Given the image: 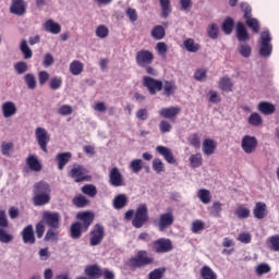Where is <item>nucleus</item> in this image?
<instances>
[{"label":"nucleus","instance_id":"nucleus-1","mask_svg":"<svg viewBox=\"0 0 279 279\" xmlns=\"http://www.w3.org/2000/svg\"><path fill=\"white\" fill-rule=\"evenodd\" d=\"M33 202L35 206H45L51 202V186L45 181H40L34 185Z\"/></svg>","mask_w":279,"mask_h":279},{"label":"nucleus","instance_id":"nucleus-20","mask_svg":"<svg viewBox=\"0 0 279 279\" xmlns=\"http://www.w3.org/2000/svg\"><path fill=\"white\" fill-rule=\"evenodd\" d=\"M16 105L12 101H7L2 104V114L4 119H10L16 114Z\"/></svg>","mask_w":279,"mask_h":279},{"label":"nucleus","instance_id":"nucleus-5","mask_svg":"<svg viewBox=\"0 0 279 279\" xmlns=\"http://www.w3.org/2000/svg\"><path fill=\"white\" fill-rule=\"evenodd\" d=\"M105 234L106 229L104 228V226L99 223L95 225L93 230L90 231L89 245H92V247L101 245V241H104Z\"/></svg>","mask_w":279,"mask_h":279},{"label":"nucleus","instance_id":"nucleus-53","mask_svg":"<svg viewBox=\"0 0 279 279\" xmlns=\"http://www.w3.org/2000/svg\"><path fill=\"white\" fill-rule=\"evenodd\" d=\"M14 69L17 75H23L24 73H27L29 68L25 61H20L14 64Z\"/></svg>","mask_w":279,"mask_h":279},{"label":"nucleus","instance_id":"nucleus-25","mask_svg":"<svg viewBox=\"0 0 279 279\" xmlns=\"http://www.w3.org/2000/svg\"><path fill=\"white\" fill-rule=\"evenodd\" d=\"M22 238L24 243H36V238L34 236V227L32 225H28L26 228L23 229Z\"/></svg>","mask_w":279,"mask_h":279},{"label":"nucleus","instance_id":"nucleus-64","mask_svg":"<svg viewBox=\"0 0 279 279\" xmlns=\"http://www.w3.org/2000/svg\"><path fill=\"white\" fill-rule=\"evenodd\" d=\"M45 241H58V232L53 228L49 229L45 235Z\"/></svg>","mask_w":279,"mask_h":279},{"label":"nucleus","instance_id":"nucleus-11","mask_svg":"<svg viewBox=\"0 0 279 279\" xmlns=\"http://www.w3.org/2000/svg\"><path fill=\"white\" fill-rule=\"evenodd\" d=\"M256 147H258V140L255 136L245 135L241 141V148L244 154H254L256 151Z\"/></svg>","mask_w":279,"mask_h":279},{"label":"nucleus","instance_id":"nucleus-34","mask_svg":"<svg viewBox=\"0 0 279 279\" xmlns=\"http://www.w3.org/2000/svg\"><path fill=\"white\" fill-rule=\"evenodd\" d=\"M72 239H80L82 236V232H86L82 222H74L70 228Z\"/></svg>","mask_w":279,"mask_h":279},{"label":"nucleus","instance_id":"nucleus-52","mask_svg":"<svg viewBox=\"0 0 279 279\" xmlns=\"http://www.w3.org/2000/svg\"><path fill=\"white\" fill-rule=\"evenodd\" d=\"M95 34L97 38H108L110 29H108L106 25H99L97 26Z\"/></svg>","mask_w":279,"mask_h":279},{"label":"nucleus","instance_id":"nucleus-12","mask_svg":"<svg viewBox=\"0 0 279 279\" xmlns=\"http://www.w3.org/2000/svg\"><path fill=\"white\" fill-rule=\"evenodd\" d=\"M43 221L44 223H47L49 228H52L53 230H58V228H60V214L45 211L43 214Z\"/></svg>","mask_w":279,"mask_h":279},{"label":"nucleus","instance_id":"nucleus-58","mask_svg":"<svg viewBox=\"0 0 279 279\" xmlns=\"http://www.w3.org/2000/svg\"><path fill=\"white\" fill-rule=\"evenodd\" d=\"M74 206H77V208H84L88 204V198L84 195H78L73 198Z\"/></svg>","mask_w":279,"mask_h":279},{"label":"nucleus","instance_id":"nucleus-47","mask_svg":"<svg viewBox=\"0 0 279 279\" xmlns=\"http://www.w3.org/2000/svg\"><path fill=\"white\" fill-rule=\"evenodd\" d=\"M232 29H234V20H232V17H227L222 23V32L230 35L232 34Z\"/></svg>","mask_w":279,"mask_h":279},{"label":"nucleus","instance_id":"nucleus-39","mask_svg":"<svg viewBox=\"0 0 279 279\" xmlns=\"http://www.w3.org/2000/svg\"><path fill=\"white\" fill-rule=\"evenodd\" d=\"M245 23L250 27L253 34H258L260 32V23L255 17H246Z\"/></svg>","mask_w":279,"mask_h":279},{"label":"nucleus","instance_id":"nucleus-32","mask_svg":"<svg viewBox=\"0 0 279 279\" xmlns=\"http://www.w3.org/2000/svg\"><path fill=\"white\" fill-rule=\"evenodd\" d=\"M238 53L242 56V58H251L252 57V46L247 44V41L240 43L238 46Z\"/></svg>","mask_w":279,"mask_h":279},{"label":"nucleus","instance_id":"nucleus-46","mask_svg":"<svg viewBox=\"0 0 279 279\" xmlns=\"http://www.w3.org/2000/svg\"><path fill=\"white\" fill-rule=\"evenodd\" d=\"M14 241V235L10 234L5 228H0V243L9 244Z\"/></svg>","mask_w":279,"mask_h":279},{"label":"nucleus","instance_id":"nucleus-9","mask_svg":"<svg viewBox=\"0 0 279 279\" xmlns=\"http://www.w3.org/2000/svg\"><path fill=\"white\" fill-rule=\"evenodd\" d=\"M153 259L149 257L147 251H140L136 256L130 259L132 267H145V265H151Z\"/></svg>","mask_w":279,"mask_h":279},{"label":"nucleus","instance_id":"nucleus-4","mask_svg":"<svg viewBox=\"0 0 279 279\" xmlns=\"http://www.w3.org/2000/svg\"><path fill=\"white\" fill-rule=\"evenodd\" d=\"M35 138L40 149L44 150L45 154H47V146L49 145V141H51L49 132H47L45 128L39 126L35 130Z\"/></svg>","mask_w":279,"mask_h":279},{"label":"nucleus","instance_id":"nucleus-15","mask_svg":"<svg viewBox=\"0 0 279 279\" xmlns=\"http://www.w3.org/2000/svg\"><path fill=\"white\" fill-rule=\"evenodd\" d=\"M10 12L16 16H23L27 12L25 0H12Z\"/></svg>","mask_w":279,"mask_h":279},{"label":"nucleus","instance_id":"nucleus-10","mask_svg":"<svg viewBox=\"0 0 279 279\" xmlns=\"http://www.w3.org/2000/svg\"><path fill=\"white\" fill-rule=\"evenodd\" d=\"M135 60L137 66H142V69H145V66H149V64L154 62V52L149 50H140L136 53Z\"/></svg>","mask_w":279,"mask_h":279},{"label":"nucleus","instance_id":"nucleus-3","mask_svg":"<svg viewBox=\"0 0 279 279\" xmlns=\"http://www.w3.org/2000/svg\"><path fill=\"white\" fill-rule=\"evenodd\" d=\"M147 221H149V211L147 209V204H141L135 211L132 223L134 228H143V226H145Z\"/></svg>","mask_w":279,"mask_h":279},{"label":"nucleus","instance_id":"nucleus-19","mask_svg":"<svg viewBox=\"0 0 279 279\" xmlns=\"http://www.w3.org/2000/svg\"><path fill=\"white\" fill-rule=\"evenodd\" d=\"M257 110L262 113L265 114L266 117H269L276 112V106L274 104L268 102V101H260L257 105Z\"/></svg>","mask_w":279,"mask_h":279},{"label":"nucleus","instance_id":"nucleus-23","mask_svg":"<svg viewBox=\"0 0 279 279\" xmlns=\"http://www.w3.org/2000/svg\"><path fill=\"white\" fill-rule=\"evenodd\" d=\"M218 88H220V90H223L225 93H232L234 88V83H232V78L223 76L218 82Z\"/></svg>","mask_w":279,"mask_h":279},{"label":"nucleus","instance_id":"nucleus-60","mask_svg":"<svg viewBox=\"0 0 279 279\" xmlns=\"http://www.w3.org/2000/svg\"><path fill=\"white\" fill-rule=\"evenodd\" d=\"M153 170L156 173H162V171H165V163L161 159L156 158L153 160Z\"/></svg>","mask_w":279,"mask_h":279},{"label":"nucleus","instance_id":"nucleus-24","mask_svg":"<svg viewBox=\"0 0 279 279\" xmlns=\"http://www.w3.org/2000/svg\"><path fill=\"white\" fill-rule=\"evenodd\" d=\"M253 215L255 219H265L267 216V204L263 202H258L253 209Z\"/></svg>","mask_w":279,"mask_h":279},{"label":"nucleus","instance_id":"nucleus-18","mask_svg":"<svg viewBox=\"0 0 279 279\" xmlns=\"http://www.w3.org/2000/svg\"><path fill=\"white\" fill-rule=\"evenodd\" d=\"M76 218L83 222L82 227L84 228V230H88V228H90V225L95 219V215L90 211H83V213H78L76 215Z\"/></svg>","mask_w":279,"mask_h":279},{"label":"nucleus","instance_id":"nucleus-33","mask_svg":"<svg viewBox=\"0 0 279 279\" xmlns=\"http://www.w3.org/2000/svg\"><path fill=\"white\" fill-rule=\"evenodd\" d=\"M197 197L202 204L208 205L210 202H213V195L210 194V191L206 189H201L197 191Z\"/></svg>","mask_w":279,"mask_h":279},{"label":"nucleus","instance_id":"nucleus-16","mask_svg":"<svg viewBox=\"0 0 279 279\" xmlns=\"http://www.w3.org/2000/svg\"><path fill=\"white\" fill-rule=\"evenodd\" d=\"M156 153L162 156V158H165V160L168 161L169 165H175V157H173L171 148L159 145L156 147Z\"/></svg>","mask_w":279,"mask_h":279},{"label":"nucleus","instance_id":"nucleus-27","mask_svg":"<svg viewBox=\"0 0 279 279\" xmlns=\"http://www.w3.org/2000/svg\"><path fill=\"white\" fill-rule=\"evenodd\" d=\"M56 160L58 162L59 171H62V169H64V167H66L71 160V153H59L56 156Z\"/></svg>","mask_w":279,"mask_h":279},{"label":"nucleus","instance_id":"nucleus-44","mask_svg":"<svg viewBox=\"0 0 279 279\" xmlns=\"http://www.w3.org/2000/svg\"><path fill=\"white\" fill-rule=\"evenodd\" d=\"M207 36L211 38V40H217L219 38V25L217 24H209L207 26Z\"/></svg>","mask_w":279,"mask_h":279},{"label":"nucleus","instance_id":"nucleus-22","mask_svg":"<svg viewBox=\"0 0 279 279\" xmlns=\"http://www.w3.org/2000/svg\"><path fill=\"white\" fill-rule=\"evenodd\" d=\"M128 195L118 194L112 201V206L116 210H122V208H125V206H128Z\"/></svg>","mask_w":279,"mask_h":279},{"label":"nucleus","instance_id":"nucleus-51","mask_svg":"<svg viewBox=\"0 0 279 279\" xmlns=\"http://www.w3.org/2000/svg\"><path fill=\"white\" fill-rule=\"evenodd\" d=\"M82 193L88 195V197H95L97 195V187L93 184H86L82 187Z\"/></svg>","mask_w":279,"mask_h":279},{"label":"nucleus","instance_id":"nucleus-37","mask_svg":"<svg viewBox=\"0 0 279 279\" xmlns=\"http://www.w3.org/2000/svg\"><path fill=\"white\" fill-rule=\"evenodd\" d=\"M84 71V63L82 61L74 60L70 63V73L72 75H81Z\"/></svg>","mask_w":279,"mask_h":279},{"label":"nucleus","instance_id":"nucleus-42","mask_svg":"<svg viewBox=\"0 0 279 279\" xmlns=\"http://www.w3.org/2000/svg\"><path fill=\"white\" fill-rule=\"evenodd\" d=\"M20 51L24 56V60H29L34 53L32 52V48L27 45V40L23 39L20 44Z\"/></svg>","mask_w":279,"mask_h":279},{"label":"nucleus","instance_id":"nucleus-41","mask_svg":"<svg viewBox=\"0 0 279 279\" xmlns=\"http://www.w3.org/2000/svg\"><path fill=\"white\" fill-rule=\"evenodd\" d=\"M175 83L173 81H165L162 83L163 95H167V97L173 95V93H175Z\"/></svg>","mask_w":279,"mask_h":279},{"label":"nucleus","instance_id":"nucleus-38","mask_svg":"<svg viewBox=\"0 0 279 279\" xmlns=\"http://www.w3.org/2000/svg\"><path fill=\"white\" fill-rule=\"evenodd\" d=\"M248 124L253 128H260L263 125V117L258 112H253L248 117Z\"/></svg>","mask_w":279,"mask_h":279},{"label":"nucleus","instance_id":"nucleus-40","mask_svg":"<svg viewBox=\"0 0 279 279\" xmlns=\"http://www.w3.org/2000/svg\"><path fill=\"white\" fill-rule=\"evenodd\" d=\"M24 82L29 90H36V86H38L36 75H34L33 73L26 74L24 76Z\"/></svg>","mask_w":279,"mask_h":279},{"label":"nucleus","instance_id":"nucleus-59","mask_svg":"<svg viewBox=\"0 0 279 279\" xmlns=\"http://www.w3.org/2000/svg\"><path fill=\"white\" fill-rule=\"evenodd\" d=\"M155 49H156V51L158 52L159 56L165 58V56H167V52L169 51V46H167L165 44V41H159V43L156 44Z\"/></svg>","mask_w":279,"mask_h":279},{"label":"nucleus","instance_id":"nucleus-48","mask_svg":"<svg viewBox=\"0 0 279 279\" xmlns=\"http://www.w3.org/2000/svg\"><path fill=\"white\" fill-rule=\"evenodd\" d=\"M129 167L133 173H141L143 171V160L134 159L130 162Z\"/></svg>","mask_w":279,"mask_h":279},{"label":"nucleus","instance_id":"nucleus-35","mask_svg":"<svg viewBox=\"0 0 279 279\" xmlns=\"http://www.w3.org/2000/svg\"><path fill=\"white\" fill-rule=\"evenodd\" d=\"M150 36L154 38V40H162V38L167 36V32L165 31V27L156 25L154 26Z\"/></svg>","mask_w":279,"mask_h":279},{"label":"nucleus","instance_id":"nucleus-6","mask_svg":"<svg viewBox=\"0 0 279 279\" xmlns=\"http://www.w3.org/2000/svg\"><path fill=\"white\" fill-rule=\"evenodd\" d=\"M153 250L157 254H168L173 250V242L170 239H158L157 241L153 242Z\"/></svg>","mask_w":279,"mask_h":279},{"label":"nucleus","instance_id":"nucleus-45","mask_svg":"<svg viewBox=\"0 0 279 279\" xmlns=\"http://www.w3.org/2000/svg\"><path fill=\"white\" fill-rule=\"evenodd\" d=\"M250 208L240 205L236 207L234 215L238 219H247L250 217Z\"/></svg>","mask_w":279,"mask_h":279},{"label":"nucleus","instance_id":"nucleus-49","mask_svg":"<svg viewBox=\"0 0 279 279\" xmlns=\"http://www.w3.org/2000/svg\"><path fill=\"white\" fill-rule=\"evenodd\" d=\"M58 114H60V117H69L71 114H73V106H71V105H61L58 108Z\"/></svg>","mask_w":279,"mask_h":279},{"label":"nucleus","instance_id":"nucleus-29","mask_svg":"<svg viewBox=\"0 0 279 279\" xmlns=\"http://www.w3.org/2000/svg\"><path fill=\"white\" fill-rule=\"evenodd\" d=\"M215 149H217V145L214 140L206 138L203 142V154H205V156H213V154H215Z\"/></svg>","mask_w":279,"mask_h":279},{"label":"nucleus","instance_id":"nucleus-21","mask_svg":"<svg viewBox=\"0 0 279 279\" xmlns=\"http://www.w3.org/2000/svg\"><path fill=\"white\" fill-rule=\"evenodd\" d=\"M44 29L45 32H48V34H60L62 32V26L60 24L56 23L53 20H47L44 23Z\"/></svg>","mask_w":279,"mask_h":279},{"label":"nucleus","instance_id":"nucleus-26","mask_svg":"<svg viewBox=\"0 0 279 279\" xmlns=\"http://www.w3.org/2000/svg\"><path fill=\"white\" fill-rule=\"evenodd\" d=\"M26 165L31 171H41L43 165L40 163V160H38V157L35 155H29L26 159Z\"/></svg>","mask_w":279,"mask_h":279},{"label":"nucleus","instance_id":"nucleus-28","mask_svg":"<svg viewBox=\"0 0 279 279\" xmlns=\"http://www.w3.org/2000/svg\"><path fill=\"white\" fill-rule=\"evenodd\" d=\"M159 114L163 117V119H173V117H178V114H180V108L179 107L162 108L159 111Z\"/></svg>","mask_w":279,"mask_h":279},{"label":"nucleus","instance_id":"nucleus-62","mask_svg":"<svg viewBox=\"0 0 279 279\" xmlns=\"http://www.w3.org/2000/svg\"><path fill=\"white\" fill-rule=\"evenodd\" d=\"M240 8L244 13V19H250L252 16V7L247 2H241Z\"/></svg>","mask_w":279,"mask_h":279},{"label":"nucleus","instance_id":"nucleus-54","mask_svg":"<svg viewBox=\"0 0 279 279\" xmlns=\"http://www.w3.org/2000/svg\"><path fill=\"white\" fill-rule=\"evenodd\" d=\"M190 163H191V167H193V169H197L198 167H202V154L197 153L195 155H191Z\"/></svg>","mask_w":279,"mask_h":279},{"label":"nucleus","instance_id":"nucleus-31","mask_svg":"<svg viewBox=\"0 0 279 279\" xmlns=\"http://www.w3.org/2000/svg\"><path fill=\"white\" fill-rule=\"evenodd\" d=\"M85 274L89 278H101L102 271H101V268H99V266L95 264V265L86 266Z\"/></svg>","mask_w":279,"mask_h":279},{"label":"nucleus","instance_id":"nucleus-43","mask_svg":"<svg viewBox=\"0 0 279 279\" xmlns=\"http://www.w3.org/2000/svg\"><path fill=\"white\" fill-rule=\"evenodd\" d=\"M161 8V16L167 19L171 14V0H159Z\"/></svg>","mask_w":279,"mask_h":279},{"label":"nucleus","instance_id":"nucleus-50","mask_svg":"<svg viewBox=\"0 0 279 279\" xmlns=\"http://www.w3.org/2000/svg\"><path fill=\"white\" fill-rule=\"evenodd\" d=\"M49 86L51 90H60L62 88V78L60 76H53L50 78Z\"/></svg>","mask_w":279,"mask_h":279},{"label":"nucleus","instance_id":"nucleus-17","mask_svg":"<svg viewBox=\"0 0 279 279\" xmlns=\"http://www.w3.org/2000/svg\"><path fill=\"white\" fill-rule=\"evenodd\" d=\"M235 34L239 43H247L250 40V33H247V28L245 24L238 22L235 26Z\"/></svg>","mask_w":279,"mask_h":279},{"label":"nucleus","instance_id":"nucleus-2","mask_svg":"<svg viewBox=\"0 0 279 279\" xmlns=\"http://www.w3.org/2000/svg\"><path fill=\"white\" fill-rule=\"evenodd\" d=\"M274 51V46L271 45V35L269 31H264L260 34L259 39V56L262 58H270Z\"/></svg>","mask_w":279,"mask_h":279},{"label":"nucleus","instance_id":"nucleus-56","mask_svg":"<svg viewBox=\"0 0 279 279\" xmlns=\"http://www.w3.org/2000/svg\"><path fill=\"white\" fill-rule=\"evenodd\" d=\"M257 276H263L264 274H269L271 271V266L268 264L262 263L255 267Z\"/></svg>","mask_w":279,"mask_h":279},{"label":"nucleus","instance_id":"nucleus-63","mask_svg":"<svg viewBox=\"0 0 279 279\" xmlns=\"http://www.w3.org/2000/svg\"><path fill=\"white\" fill-rule=\"evenodd\" d=\"M194 77L197 82H204L208 77V74L205 69H198L196 70Z\"/></svg>","mask_w":279,"mask_h":279},{"label":"nucleus","instance_id":"nucleus-13","mask_svg":"<svg viewBox=\"0 0 279 279\" xmlns=\"http://www.w3.org/2000/svg\"><path fill=\"white\" fill-rule=\"evenodd\" d=\"M69 175L74 180V182H84V180H86V175H88V170L84 168V166L74 165Z\"/></svg>","mask_w":279,"mask_h":279},{"label":"nucleus","instance_id":"nucleus-55","mask_svg":"<svg viewBox=\"0 0 279 279\" xmlns=\"http://www.w3.org/2000/svg\"><path fill=\"white\" fill-rule=\"evenodd\" d=\"M204 228H205L204 221L197 219L192 222L191 230H192L193 234H198V232H202V230H204Z\"/></svg>","mask_w":279,"mask_h":279},{"label":"nucleus","instance_id":"nucleus-14","mask_svg":"<svg viewBox=\"0 0 279 279\" xmlns=\"http://www.w3.org/2000/svg\"><path fill=\"white\" fill-rule=\"evenodd\" d=\"M109 184L114 187L123 186V174L119 168H112L109 172Z\"/></svg>","mask_w":279,"mask_h":279},{"label":"nucleus","instance_id":"nucleus-8","mask_svg":"<svg viewBox=\"0 0 279 279\" xmlns=\"http://www.w3.org/2000/svg\"><path fill=\"white\" fill-rule=\"evenodd\" d=\"M143 84L150 95H156V93H160V90H162V81L156 80L151 76H144Z\"/></svg>","mask_w":279,"mask_h":279},{"label":"nucleus","instance_id":"nucleus-61","mask_svg":"<svg viewBox=\"0 0 279 279\" xmlns=\"http://www.w3.org/2000/svg\"><path fill=\"white\" fill-rule=\"evenodd\" d=\"M53 62H56L53 54L48 52L44 56L43 66L45 69H49V66H52Z\"/></svg>","mask_w":279,"mask_h":279},{"label":"nucleus","instance_id":"nucleus-30","mask_svg":"<svg viewBox=\"0 0 279 279\" xmlns=\"http://www.w3.org/2000/svg\"><path fill=\"white\" fill-rule=\"evenodd\" d=\"M183 47L189 51L190 53H197L199 49H202V46L199 44L195 43V39L187 38L183 41Z\"/></svg>","mask_w":279,"mask_h":279},{"label":"nucleus","instance_id":"nucleus-7","mask_svg":"<svg viewBox=\"0 0 279 279\" xmlns=\"http://www.w3.org/2000/svg\"><path fill=\"white\" fill-rule=\"evenodd\" d=\"M175 218L173 217V213L169 211L166 214H161L158 220H155V226L159 229L160 232H165L168 228L173 226V221Z\"/></svg>","mask_w":279,"mask_h":279},{"label":"nucleus","instance_id":"nucleus-57","mask_svg":"<svg viewBox=\"0 0 279 279\" xmlns=\"http://www.w3.org/2000/svg\"><path fill=\"white\" fill-rule=\"evenodd\" d=\"M14 147V143L12 142H2L0 149L2 156H10V153L12 151V148Z\"/></svg>","mask_w":279,"mask_h":279},{"label":"nucleus","instance_id":"nucleus-36","mask_svg":"<svg viewBox=\"0 0 279 279\" xmlns=\"http://www.w3.org/2000/svg\"><path fill=\"white\" fill-rule=\"evenodd\" d=\"M201 278L203 279H217V272L209 266H203L199 270Z\"/></svg>","mask_w":279,"mask_h":279}]
</instances>
